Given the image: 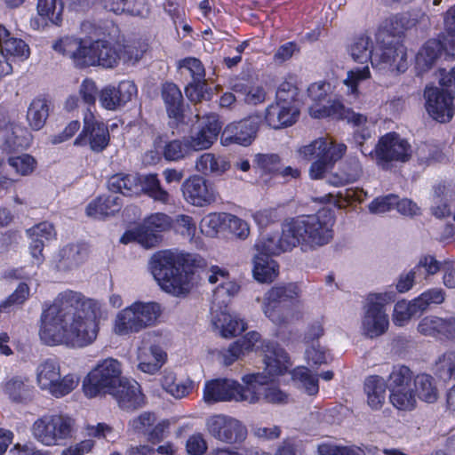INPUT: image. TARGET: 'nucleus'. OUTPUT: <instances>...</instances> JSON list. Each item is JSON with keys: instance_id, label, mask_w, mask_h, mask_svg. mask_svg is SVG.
Masks as SVG:
<instances>
[{"instance_id": "f257e3e1", "label": "nucleus", "mask_w": 455, "mask_h": 455, "mask_svg": "<svg viewBox=\"0 0 455 455\" xmlns=\"http://www.w3.org/2000/svg\"><path fill=\"white\" fill-rule=\"evenodd\" d=\"M100 304L82 293L67 290L41 315L40 339L49 346L66 344L83 347L97 338Z\"/></svg>"}, {"instance_id": "79ce46f5", "label": "nucleus", "mask_w": 455, "mask_h": 455, "mask_svg": "<svg viewBox=\"0 0 455 455\" xmlns=\"http://www.w3.org/2000/svg\"><path fill=\"white\" fill-rule=\"evenodd\" d=\"M453 199H455V189H451L445 185L435 187L432 214L439 219L450 216L451 214L450 202Z\"/></svg>"}, {"instance_id": "393cba45", "label": "nucleus", "mask_w": 455, "mask_h": 455, "mask_svg": "<svg viewBox=\"0 0 455 455\" xmlns=\"http://www.w3.org/2000/svg\"><path fill=\"white\" fill-rule=\"evenodd\" d=\"M88 247L84 243H68L60 248L54 259L55 268L63 273L78 268L88 258Z\"/></svg>"}, {"instance_id": "20e7f679", "label": "nucleus", "mask_w": 455, "mask_h": 455, "mask_svg": "<svg viewBox=\"0 0 455 455\" xmlns=\"http://www.w3.org/2000/svg\"><path fill=\"white\" fill-rule=\"evenodd\" d=\"M288 232L297 241L295 247L301 245L302 249L314 250L329 243L333 238V225L335 219L329 210L318 211L315 214L303 215L287 220Z\"/></svg>"}, {"instance_id": "0e129e2a", "label": "nucleus", "mask_w": 455, "mask_h": 455, "mask_svg": "<svg viewBox=\"0 0 455 455\" xmlns=\"http://www.w3.org/2000/svg\"><path fill=\"white\" fill-rule=\"evenodd\" d=\"M370 69L368 66L363 68H355L347 72V76L344 80L348 94L356 95L358 92V84L370 77Z\"/></svg>"}, {"instance_id": "338daca9", "label": "nucleus", "mask_w": 455, "mask_h": 455, "mask_svg": "<svg viewBox=\"0 0 455 455\" xmlns=\"http://www.w3.org/2000/svg\"><path fill=\"white\" fill-rule=\"evenodd\" d=\"M1 52L3 53L6 52V54L11 56L24 59H28L30 54L29 47L23 40L11 36H9L7 41L4 42V44H3Z\"/></svg>"}, {"instance_id": "c85d7f7f", "label": "nucleus", "mask_w": 455, "mask_h": 455, "mask_svg": "<svg viewBox=\"0 0 455 455\" xmlns=\"http://www.w3.org/2000/svg\"><path fill=\"white\" fill-rule=\"evenodd\" d=\"M138 369L148 374H156L166 363L167 354L159 346L152 345L149 347H139Z\"/></svg>"}, {"instance_id": "58836bf2", "label": "nucleus", "mask_w": 455, "mask_h": 455, "mask_svg": "<svg viewBox=\"0 0 455 455\" xmlns=\"http://www.w3.org/2000/svg\"><path fill=\"white\" fill-rule=\"evenodd\" d=\"M27 377L12 376L3 384L4 393L14 403H23L31 396L32 387Z\"/></svg>"}, {"instance_id": "dca6fc26", "label": "nucleus", "mask_w": 455, "mask_h": 455, "mask_svg": "<svg viewBox=\"0 0 455 455\" xmlns=\"http://www.w3.org/2000/svg\"><path fill=\"white\" fill-rule=\"evenodd\" d=\"M109 140L110 135L108 126L98 120L89 108L84 115L83 130L74 140V145H89L92 151L100 153L107 148Z\"/></svg>"}, {"instance_id": "7c9ffc66", "label": "nucleus", "mask_w": 455, "mask_h": 455, "mask_svg": "<svg viewBox=\"0 0 455 455\" xmlns=\"http://www.w3.org/2000/svg\"><path fill=\"white\" fill-rule=\"evenodd\" d=\"M228 279V273L217 266L212 267L208 272L209 283L214 284L220 282L213 291V298L221 303H227V299L234 296L239 291V285Z\"/></svg>"}, {"instance_id": "412c9836", "label": "nucleus", "mask_w": 455, "mask_h": 455, "mask_svg": "<svg viewBox=\"0 0 455 455\" xmlns=\"http://www.w3.org/2000/svg\"><path fill=\"white\" fill-rule=\"evenodd\" d=\"M137 94V87L132 81H122L118 85H108L99 93V101L108 110H117L123 108Z\"/></svg>"}, {"instance_id": "bf43d9fd", "label": "nucleus", "mask_w": 455, "mask_h": 455, "mask_svg": "<svg viewBox=\"0 0 455 455\" xmlns=\"http://www.w3.org/2000/svg\"><path fill=\"white\" fill-rule=\"evenodd\" d=\"M181 74L191 78L190 82L199 81L200 79L205 78V70L202 62L196 58H186L180 65Z\"/></svg>"}, {"instance_id": "f8f14e48", "label": "nucleus", "mask_w": 455, "mask_h": 455, "mask_svg": "<svg viewBox=\"0 0 455 455\" xmlns=\"http://www.w3.org/2000/svg\"><path fill=\"white\" fill-rule=\"evenodd\" d=\"M248 389V385L243 387L237 381L230 379H215L205 383L204 401L208 404L235 400L254 403L255 395Z\"/></svg>"}, {"instance_id": "a211bd4d", "label": "nucleus", "mask_w": 455, "mask_h": 455, "mask_svg": "<svg viewBox=\"0 0 455 455\" xmlns=\"http://www.w3.org/2000/svg\"><path fill=\"white\" fill-rule=\"evenodd\" d=\"M222 125L216 115H208L185 136L191 152L209 149L217 140Z\"/></svg>"}, {"instance_id": "bb28decb", "label": "nucleus", "mask_w": 455, "mask_h": 455, "mask_svg": "<svg viewBox=\"0 0 455 455\" xmlns=\"http://www.w3.org/2000/svg\"><path fill=\"white\" fill-rule=\"evenodd\" d=\"M299 111L297 106H286L275 101L266 109L265 121L273 129L292 125L298 119Z\"/></svg>"}, {"instance_id": "4c0bfd02", "label": "nucleus", "mask_w": 455, "mask_h": 455, "mask_svg": "<svg viewBox=\"0 0 455 455\" xmlns=\"http://www.w3.org/2000/svg\"><path fill=\"white\" fill-rule=\"evenodd\" d=\"M443 50V46L439 40H428L415 57V68L418 72L424 73L432 68Z\"/></svg>"}, {"instance_id": "39448f33", "label": "nucleus", "mask_w": 455, "mask_h": 455, "mask_svg": "<svg viewBox=\"0 0 455 455\" xmlns=\"http://www.w3.org/2000/svg\"><path fill=\"white\" fill-rule=\"evenodd\" d=\"M160 315L158 303L136 301L118 312L114 322V331L120 336L140 332L154 325Z\"/></svg>"}, {"instance_id": "5fc2aeb1", "label": "nucleus", "mask_w": 455, "mask_h": 455, "mask_svg": "<svg viewBox=\"0 0 455 455\" xmlns=\"http://www.w3.org/2000/svg\"><path fill=\"white\" fill-rule=\"evenodd\" d=\"M404 28L403 18L402 16H392L387 19L382 26L379 28V32L377 34V39L386 38H397L401 41V35L403 34Z\"/></svg>"}, {"instance_id": "f704fd0d", "label": "nucleus", "mask_w": 455, "mask_h": 455, "mask_svg": "<svg viewBox=\"0 0 455 455\" xmlns=\"http://www.w3.org/2000/svg\"><path fill=\"white\" fill-rule=\"evenodd\" d=\"M195 168L204 176H220L230 168V163L225 156L204 153L196 158Z\"/></svg>"}, {"instance_id": "c9c22d12", "label": "nucleus", "mask_w": 455, "mask_h": 455, "mask_svg": "<svg viewBox=\"0 0 455 455\" xmlns=\"http://www.w3.org/2000/svg\"><path fill=\"white\" fill-rule=\"evenodd\" d=\"M162 98L168 116L181 121L183 118V96L179 87L173 83H165L162 87Z\"/></svg>"}, {"instance_id": "69168bd1", "label": "nucleus", "mask_w": 455, "mask_h": 455, "mask_svg": "<svg viewBox=\"0 0 455 455\" xmlns=\"http://www.w3.org/2000/svg\"><path fill=\"white\" fill-rule=\"evenodd\" d=\"M147 50V46L140 42H133L121 46V60L125 63L135 64L143 56Z\"/></svg>"}, {"instance_id": "09e8293b", "label": "nucleus", "mask_w": 455, "mask_h": 455, "mask_svg": "<svg viewBox=\"0 0 455 455\" xmlns=\"http://www.w3.org/2000/svg\"><path fill=\"white\" fill-rule=\"evenodd\" d=\"M422 312L418 307L416 299L406 301L402 299L395 303L393 313V321L396 325L403 326L406 322L414 316H419Z\"/></svg>"}, {"instance_id": "8fccbe9b", "label": "nucleus", "mask_w": 455, "mask_h": 455, "mask_svg": "<svg viewBox=\"0 0 455 455\" xmlns=\"http://www.w3.org/2000/svg\"><path fill=\"white\" fill-rule=\"evenodd\" d=\"M191 153L185 137L166 142L163 149L164 159L173 162L183 160L189 156Z\"/></svg>"}, {"instance_id": "a18cd8bd", "label": "nucleus", "mask_w": 455, "mask_h": 455, "mask_svg": "<svg viewBox=\"0 0 455 455\" xmlns=\"http://www.w3.org/2000/svg\"><path fill=\"white\" fill-rule=\"evenodd\" d=\"M415 392L418 397L428 403H433L439 397V390L437 388L435 379L428 374H419L414 379Z\"/></svg>"}, {"instance_id": "aec40b11", "label": "nucleus", "mask_w": 455, "mask_h": 455, "mask_svg": "<svg viewBox=\"0 0 455 455\" xmlns=\"http://www.w3.org/2000/svg\"><path fill=\"white\" fill-rule=\"evenodd\" d=\"M181 191L185 200L197 207L209 205L217 198L214 188L199 175H193L185 180L181 185Z\"/></svg>"}, {"instance_id": "473e14b6", "label": "nucleus", "mask_w": 455, "mask_h": 455, "mask_svg": "<svg viewBox=\"0 0 455 455\" xmlns=\"http://www.w3.org/2000/svg\"><path fill=\"white\" fill-rule=\"evenodd\" d=\"M139 174L119 172L110 176L108 180V188L115 194L124 196H139L141 195V186Z\"/></svg>"}, {"instance_id": "e2e57ef3", "label": "nucleus", "mask_w": 455, "mask_h": 455, "mask_svg": "<svg viewBox=\"0 0 455 455\" xmlns=\"http://www.w3.org/2000/svg\"><path fill=\"white\" fill-rule=\"evenodd\" d=\"M293 379L298 380L309 395L318 393V379L310 373L307 368H298L293 371Z\"/></svg>"}, {"instance_id": "680f3d73", "label": "nucleus", "mask_w": 455, "mask_h": 455, "mask_svg": "<svg viewBox=\"0 0 455 455\" xmlns=\"http://www.w3.org/2000/svg\"><path fill=\"white\" fill-rule=\"evenodd\" d=\"M209 90L206 80L204 78L199 81L196 80V82H188L185 87V93L191 101L199 102L203 100L211 99Z\"/></svg>"}, {"instance_id": "423d86ee", "label": "nucleus", "mask_w": 455, "mask_h": 455, "mask_svg": "<svg viewBox=\"0 0 455 455\" xmlns=\"http://www.w3.org/2000/svg\"><path fill=\"white\" fill-rule=\"evenodd\" d=\"M440 85L443 88L427 87L424 92L426 99V109L428 115L439 123L450 122L453 116V100L455 92V67L449 72L440 70Z\"/></svg>"}, {"instance_id": "4468645a", "label": "nucleus", "mask_w": 455, "mask_h": 455, "mask_svg": "<svg viewBox=\"0 0 455 455\" xmlns=\"http://www.w3.org/2000/svg\"><path fill=\"white\" fill-rule=\"evenodd\" d=\"M377 163L383 169H388L392 162H407L411 156L409 142L395 132L382 136L374 148Z\"/></svg>"}, {"instance_id": "37998d69", "label": "nucleus", "mask_w": 455, "mask_h": 455, "mask_svg": "<svg viewBox=\"0 0 455 455\" xmlns=\"http://www.w3.org/2000/svg\"><path fill=\"white\" fill-rule=\"evenodd\" d=\"M252 273L259 283L273 282L279 273L277 262L267 256H255Z\"/></svg>"}, {"instance_id": "774afa93", "label": "nucleus", "mask_w": 455, "mask_h": 455, "mask_svg": "<svg viewBox=\"0 0 455 455\" xmlns=\"http://www.w3.org/2000/svg\"><path fill=\"white\" fill-rule=\"evenodd\" d=\"M455 368V351H449L443 355L436 363V371L443 379L453 378Z\"/></svg>"}, {"instance_id": "3c124183", "label": "nucleus", "mask_w": 455, "mask_h": 455, "mask_svg": "<svg viewBox=\"0 0 455 455\" xmlns=\"http://www.w3.org/2000/svg\"><path fill=\"white\" fill-rule=\"evenodd\" d=\"M413 373L405 365L397 364L392 369L388 377V389H402L411 387Z\"/></svg>"}, {"instance_id": "4be33fe9", "label": "nucleus", "mask_w": 455, "mask_h": 455, "mask_svg": "<svg viewBox=\"0 0 455 455\" xmlns=\"http://www.w3.org/2000/svg\"><path fill=\"white\" fill-rule=\"evenodd\" d=\"M243 380L248 385V389L253 391L256 396L254 403L260 399L275 404H284L289 402V395L277 387L267 386L268 378L260 373L246 375Z\"/></svg>"}, {"instance_id": "603ef678", "label": "nucleus", "mask_w": 455, "mask_h": 455, "mask_svg": "<svg viewBox=\"0 0 455 455\" xmlns=\"http://www.w3.org/2000/svg\"><path fill=\"white\" fill-rule=\"evenodd\" d=\"M346 152L338 151L325 156L324 158L314 161L309 168V176L312 180L323 179L325 173L331 169L335 163L339 161Z\"/></svg>"}, {"instance_id": "0eeeda50", "label": "nucleus", "mask_w": 455, "mask_h": 455, "mask_svg": "<svg viewBox=\"0 0 455 455\" xmlns=\"http://www.w3.org/2000/svg\"><path fill=\"white\" fill-rule=\"evenodd\" d=\"M124 379L121 363L108 357L99 362L90 371L84 380L83 389L84 395L92 398L113 392Z\"/></svg>"}, {"instance_id": "6e6552de", "label": "nucleus", "mask_w": 455, "mask_h": 455, "mask_svg": "<svg viewBox=\"0 0 455 455\" xmlns=\"http://www.w3.org/2000/svg\"><path fill=\"white\" fill-rule=\"evenodd\" d=\"M311 116L315 118L332 117L336 119L346 120L348 124L356 127L354 132V140L359 147L363 155H371L372 150L369 152L363 148L364 141L371 137V132L368 127L367 116L355 113L350 108H345L339 101H333L323 108H311Z\"/></svg>"}, {"instance_id": "864d4df0", "label": "nucleus", "mask_w": 455, "mask_h": 455, "mask_svg": "<svg viewBox=\"0 0 455 455\" xmlns=\"http://www.w3.org/2000/svg\"><path fill=\"white\" fill-rule=\"evenodd\" d=\"M37 12L42 17L47 18L52 24L60 25L63 12L61 0H38Z\"/></svg>"}, {"instance_id": "a878e982", "label": "nucleus", "mask_w": 455, "mask_h": 455, "mask_svg": "<svg viewBox=\"0 0 455 455\" xmlns=\"http://www.w3.org/2000/svg\"><path fill=\"white\" fill-rule=\"evenodd\" d=\"M117 401L119 406L125 411H133L144 404V395L140 384L135 380L124 379L110 392Z\"/></svg>"}, {"instance_id": "7ed1b4c3", "label": "nucleus", "mask_w": 455, "mask_h": 455, "mask_svg": "<svg viewBox=\"0 0 455 455\" xmlns=\"http://www.w3.org/2000/svg\"><path fill=\"white\" fill-rule=\"evenodd\" d=\"M196 262L190 254L172 251L156 252L149 261L151 273L164 291L174 296H186L192 289L193 274L183 267Z\"/></svg>"}, {"instance_id": "f3484780", "label": "nucleus", "mask_w": 455, "mask_h": 455, "mask_svg": "<svg viewBox=\"0 0 455 455\" xmlns=\"http://www.w3.org/2000/svg\"><path fill=\"white\" fill-rule=\"evenodd\" d=\"M299 288L294 283L274 286L264 295L262 310L265 315L275 324L283 325L287 323L281 303L296 298Z\"/></svg>"}, {"instance_id": "1a4fd4ad", "label": "nucleus", "mask_w": 455, "mask_h": 455, "mask_svg": "<svg viewBox=\"0 0 455 455\" xmlns=\"http://www.w3.org/2000/svg\"><path fill=\"white\" fill-rule=\"evenodd\" d=\"M79 379L73 374L61 378L60 363L54 358L44 360L36 368V383L39 387L57 398L73 391Z\"/></svg>"}, {"instance_id": "ddd939ff", "label": "nucleus", "mask_w": 455, "mask_h": 455, "mask_svg": "<svg viewBox=\"0 0 455 455\" xmlns=\"http://www.w3.org/2000/svg\"><path fill=\"white\" fill-rule=\"evenodd\" d=\"M381 44L380 52L373 55L371 66L379 70L404 72L408 68L407 51L397 38L377 39Z\"/></svg>"}, {"instance_id": "e433bc0d", "label": "nucleus", "mask_w": 455, "mask_h": 455, "mask_svg": "<svg viewBox=\"0 0 455 455\" xmlns=\"http://www.w3.org/2000/svg\"><path fill=\"white\" fill-rule=\"evenodd\" d=\"M387 385L385 379L378 375H371L364 380V393L367 403L372 410H379L385 403Z\"/></svg>"}, {"instance_id": "13d9d810", "label": "nucleus", "mask_w": 455, "mask_h": 455, "mask_svg": "<svg viewBox=\"0 0 455 455\" xmlns=\"http://www.w3.org/2000/svg\"><path fill=\"white\" fill-rule=\"evenodd\" d=\"M317 451L320 455H365L358 447L337 445L333 442H323L318 444Z\"/></svg>"}, {"instance_id": "052dcab7", "label": "nucleus", "mask_w": 455, "mask_h": 455, "mask_svg": "<svg viewBox=\"0 0 455 455\" xmlns=\"http://www.w3.org/2000/svg\"><path fill=\"white\" fill-rule=\"evenodd\" d=\"M446 298V293L442 288H431L421 293L416 300L418 307L420 308L422 314L428 308L431 304H442Z\"/></svg>"}, {"instance_id": "de8ad7c7", "label": "nucleus", "mask_w": 455, "mask_h": 455, "mask_svg": "<svg viewBox=\"0 0 455 455\" xmlns=\"http://www.w3.org/2000/svg\"><path fill=\"white\" fill-rule=\"evenodd\" d=\"M141 195L146 194L155 201L168 204L170 201V194L162 188L160 180L156 174H148L140 176Z\"/></svg>"}, {"instance_id": "2eb2a0df", "label": "nucleus", "mask_w": 455, "mask_h": 455, "mask_svg": "<svg viewBox=\"0 0 455 455\" xmlns=\"http://www.w3.org/2000/svg\"><path fill=\"white\" fill-rule=\"evenodd\" d=\"M206 428L213 438L227 444L241 443L247 436L246 427L241 421L223 414L210 417Z\"/></svg>"}, {"instance_id": "2f4dec72", "label": "nucleus", "mask_w": 455, "mask_h": 455, "mask_svg": "<svg viewBox=\"0 0 455 455\" xmlns=\"http://www.w3.org/2000/svg\"><path fill=\"white\" fill-rule=\"evenodd\" d=\"M123 206L122 199L116 195H103L92 200L86 206V214L97 220L115 215Z\"/></svg>"}, {"instance_id": "72a5a7b5", "label": "nucleus", "mask_w": 455, "mask_h": 455, "mask_svg": "<svg viewBox=\"0 0 455 455\" xmlns=\"http://www.w3.org/2000/svg\"><path fill=\"white\" fill-rule=\"evenodd\" d=\"M212 323L216 330H219L224 338H231L241 334L246 330V323L226 311H212Z\"/></svg>"}, {"instance_id": "c03bdc74", "label": "nucleus", "mask_w": 455, "mask_h": 455, "mask_svg": "<svg viewBox=\"0 0 455 455\" xmlns=\"http://www.w3.org/2000/svg\"><path fill=\"white\" fill-rule=\"evenodd\" d=\"M49 102L45 98H35L27 112V120L30 127L36 131L42 129L49 116Z\"/></svg>"}, {"instance_id": "9d476101", "label": "nucleus", "mask_w": 455, "mask_h": 455, "mask_svg": "<svg viewBox=\"0 0 455 455\" xmlns=\"http://www.w3.org/2000/svg\"><path fill=\"white\" fill-rule=\"evenodd\" d=\"M395 293L387 291L368 296L364 315L362 321L363 333L371 339L384 334L389 324L385 305L395 301Z\"/></svg>"}, {"instance_id": "6e6d98bb", "label": "nucleus", "mask_w": 455, "mask_h": 455, "mask_svg": "<svg viewBox=\"0 0 455 455\" xmlns=\"http://www.w3.org/2000/svg\"><path fill=\"white\" fill-rule=\"evenodd\" d=\"M391 403L398 410L411 411L415 408V395L411 387L391 389L389 396Z\"/></svg>"}, {"instance_id": "9b49d317", "label": "nucleus", "mask_w": 455, "mask_h": 455, "mask_svg": "<svg viewBox=\"0 0 455 455\" xmlns=\"http://www.w3.org/2000/svg\"><path fill=\"white\" fill-rule=\"evenodd\" d=\"M74 420L64 415H48L33 424L34 437L44 445H59L72 436Z\"/></svg>"}, {"instance_id": "4d7b16f0", "label": "nucleus", "mask_w": 455, "mask_h": 455, "mask_svg": "<svg viewBox=\"0 0 455 455\" xmlns=\"http://www.w3.org/2000/svg\"><path fill=\"white\" fill-rule=\"evenodd\" d=\"M228 216L227 212H213L206 215L200 223L202 232L212 236L220 229L226 228Z\"/></svg>"}, {"instance_id": "c756f323", "label": "nucleus", "mask_w": 455, "mask_h": 455, "mask_svg": "<svg viewBox=\"0 0 455 455\" xmlns=\"http://www.w3.org/2000/svg\"><path fill=\"white\" fill-rule=\"evenodd\" d=\"M347 146L343 143L335 144L328 138H319L299 148V156L305 160H317L338 151L346 152Z\"/></svg>"}, {"instance_id": "49530a36", "label": "nucleus", "mask_w": 455, "mask_h": 455, "mask_svg": "<svg viewBox=\"0 0 455 455\" xmlns=\"http://www.w3.org/2000/svg\"><path fill=\"white\" fill-rule=\"evenodd\" d=\"M372 52L373 42L365 34L355 36L349 46V52L353 60L363 64L367 63L369 60L371 61L374 55Z\"/></svg>"}, {"instance_id": "cd10ccee", "label": "nucleus", "mask_w": 455, "mask_h": 455, "mask_svg": "<svg viewBox=\"0 0 455 455\" xmlns=\"http://www.w3.org/2000/svg\"><path fill=\"white\" fill-rule=\"evenodd\" d=\"M266 371L271 376L283 374L291 366L287 353L277 343L268 341L263 347Z\"/></svg>"}, {"instance_id": "a19ab883", "label": "nucleus", "mask_w": 455, "mask_h": 455, "mask_svg": "<svg viewBox=\"0 0 455 455\" xmlns=\"http://www.w3.org/2000/svg\"><path fill=\"white\" fill-rule=\"evenodd\" d=\"M107 11L116 14L143 15L147 8L144 0H99Z\"/></svg>"}, {"instance_id": "ea45409f", "label": "nucleus", "mask_w": 455, "mask_h": 455, "mask_svg": "<svg viewBox=\"0 0 455 455\" xmlns=\"http://www.w3.org/2000/svg\"><path fill=\"white\" fill-rule=\"evenodd\" d=\"M35 164V159L27 154L10 157L7 162L0 158V170L7 177L15 178V175H28L33 172Z\"/></svg>"}, {"instance_id": "f03ea898", "label": "nucleus", "mask_w": 455, "mask_h": 455, "mask_svg": "<svg viewBox=\"0 0 455 455\" xmlns=\"http://www.w3.org/2000/svg\"><path fill=\"white\" fill-rule=\"evenodd\" d=\"M52 47L78 68L91 66L112 68L121 60V45L106 40L88 42L79 37L64 36L55 41Z\"/></svg>"}, {"instance_id": "5701e85b", "label": "nucleus", "mask_w": 455, "mask_h": 455, "mask_svg": "<svg viewBox=\"0 0 455 455\" xmlns=\"http://www.w3.org/2000/svg\"><path fill=\"white\" fill-rule=\"evenodd\" d=\"M26 131L12 123L7 114L0 108V147L4 151L23 149L28 145Z\"/></svg>"}, {"instance_id": "b1692460", "label": "nucleus", "mask_w": 455, "mask_h": 455, "mask_svg": "<svg viewBox=\"0 0 455 455\" xmlns=\"http://www.w3.org/2000/svg\"><path fill=\"white\" fill-rule=\"evenodd\" d=\"M288 229L289 225L286 220L282 226V235L276 233L263 236L255 245L260 256L279 255L294 248L297 240L291 232H288Z\"/></svg>"}, {"instance_id": "6ab92c4d", "label": "nucleus", "mask_w": 455, "mask_h": 455, "mask_svg": "<svg viewBox=\"0 0 455 455\" xmlns=\"http://www.w3.org/2000/svg\"><path fill=\"white\" fill-rule=\"evenodd\" d=\"M261 124L259 116H252L239 122L228 124L220 136V143L227 147L232 144L251 145Z\"/></svg>"}]
</instances>
